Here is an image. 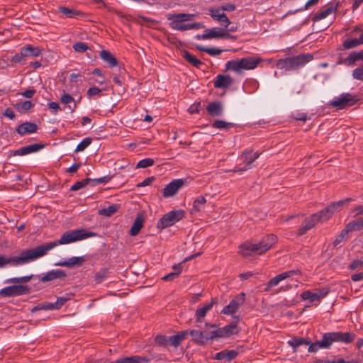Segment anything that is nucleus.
Returning <instances> with one entry per match:
<instances>
[{"instance_id":"f257e3e1","label":"nucleus","mask_w":363,"mask_h":363,"mask_svg":"<svg viewBox=\"0 0 363 363\" xmlns=\"http://www.w3.org/2000/svg\"><path fill=\"white\" fill-rule=\"evenodd\" d=\"M96 233L88 232L84 228L69 230L63 233L60 240L46 242L32 249L22 251L18 256L6 257L0 255V268L9 264L19 266L30 262L47 254V252L59 245L69 244L95 236Z\"/></svg>"},{"instance_id":"f03ea898","label":"nucleus","mask_w":363,"mask_h":363,"mask_svg":"<svg viewBox=\"0 0 363 363\" xmlns=\"http://www.w3.org/2000/svg\"><path fill=\"white\" fill-rule=\"evenodd\" d=\"M277 240V238L275 235L269 234L264 236L257 243L245 242L240 245V253L243 257L262 255L269 250L276 243Z\"/></svg>"},{"instance_id":"7ed1b4c3","label":"nucleus","mask_w":363,"mask_h":363,"mask_svg":"<svg viewBox=\"0 0 363 363\" xmlns=\"http://www.w3.org/2000/svg\"><path fill=\"white\" fill-rule=\"evenodd\" d=\"M313 59L311 54H303L296 56L279 59L277 62V67L286 71L294 70L303 66Z\"/></svg>"},{"instance_id":"20e7f679","label":"nucleus","mask_w":363,"mask_h":363,"mask_svg":"<svg viewBox=\"0 0 363 363\" xmlns=\"http://www.w3.org/2000/svg\"><path fill=\"white\" fill-rule=\"evenodd\" d=\"M260 58L243 57L240 60L228 61L225 64V69L240 72L242 69H253L260 62Z\"/></svg>"},{"instance_id":"39448f33","label":"nucleus","mask_w":363,"mask_h":363,"mask_svg":"<svg viewBox=\"0 0 363 363\" xmlns=\"http://www.w3.org/2000/svg\"><path fill=\"white\" fill-rule=\"evenodd\" d=\"M238 322L239 318L238 316L234 317V320L230 324L210 332L209 338L211 340H213L218 338L229 337L234 334H238L240 332L238 328Z\"/></svg>"},{"instance_id":"423d86ee","label":"nucleus","mask_w":363,"mask_h":363,"mask_svg":"<svg viewBox=\"0 0 363 363\" xmlns=\"http://www.w3.org/2000/svg\"><path fill=\"white\" fill-rule=\"evenodd\" d=\"M352 199L347 198L337 202H333L328 206L321 210L318 213H313L316 215L318 221L324 222L328 220L337 211H340L345 203H348Z\"/></svg>"},{"instance_id":"0eeeda50","label":"nucleus","mask_w":363,"mask_h":363,"mask_svg":"<svg viewBox=\"0 0 363 363\" xmlns=\"http://www.w3.org/2000/svg\"><path fill=\"white\" fill-rule=\"evenodd\" d=\"M326 337L327 342L328 343V347L330 348L334 342H341L345 344H349L352 342L355 337V333L352 332H330L324 333Z\"/></svg>"},{"instance_id":"6e6552de","label":"nucleus","mask_w":363,"mask_h":363,"mask_svg":"<svg viewBox=\"0 0 363 363\" xmlns=\"http://www.w3.org/2000/svg\"><path fill=\"white\" fill-rule=\"evenodd\" d=\"M185 212L183 210L172 211L165 213L158 221L157 228L164 229L174 225L184 218Z\"/></svg>"},{"instance_id":"1a4fd4ad","label":"nucleus","mask_w":363,"mask_h":363,"mask_svg":"<svg viewBox=\"0 0 363 363\" xmlns=\"http://www.w3.org/2000/svg\"><path fill=\"white\" fill-rule=\"evenodd\" d=\"M358 101L359 97L357 95H353L350 93H343L332 100L329 105L340 110L354 105Z\"/></svg>"},{"instance_id":"9d476101","label":"nucleus","mask_w":363,"mask_h":363,"mask_svg":"<svg viewBox=\"0 0 363 363\" xmlns=\"http://www.w3.org/2000/svg\"><path fill=\"white\" fill-rule=\"evenodd\" d=\"M30 288L27 285L17 284L9 286L0 290V296L13 297L28 294Z\"/></svg>"},{"instance_id":"9b49d317","label":"nucleus","mask_w":363,"mask_h":363,"mask_svg":"<svg viewBox=\"0 0 363 363\" xmlns=\"http://www.w3.org/2000/svg\"><path fill=\"white\" fill-rule=\"evenodd\" d=\"M259 154L252 150H245L239 157V160H241L245 166L242 167H235L233 172H244L249 169L251 167V164L259 157Z\"/></svg>"},{"instance_id":"f8f14e48","label":"nucleus","mask_w":363,"mask_h":363,"mask_svg":"<svg viewBox=\"0 0 363 363\" xmlns=\"http://www.w3.org/2000/svg\"><path fill=\"white\" fill-rule=\"evenodd\" d=\"M245 299V294L242 292L240 295L231 300L229 304L223 308L221 313L227 315L234 314L238 310L239 307L243 304Z\"/></svg>"},{"instance_id":"ddd939ff","label":"nucleus","mask_w":363,"mask_h":363,"mask_svg":"<svg viewBox=\"0 0 363 363\" xmlns=\"http://www.w3.org/2000/svg\"><path fill=\"white\" fill-rule=\"evenodd\" d=\"M204 38L213 39V38H230L235 40L236 36L231 35L228 32H225L223 29L215 27L212 28H208L204 30Z\"/></svg>"},{"instance_id":"4468645a","label":"nucleus","mask_w":363,"mask_h":363,"mask_svg":"<svg viewBox=\"0 0 363 363\" xmlns=\"http://www.w3.org/2000/svg\"><path fill=\"white\" fill-rule=\"evenodd\" d=\"M193 16V14L189 13L169 14L167 16V19L172 20V22L170 23V27L172 29L181 31L180 28L183 27L184 25H181L180 23L190 21Z\"/></svg>"},{"instance_id":"2eb2a0df","label":"nucleus","mask_w":363,"mask_h":363,"mask_svg":"<svg viewBox=\"0 0 363 363\" xmlns=\"http://www.w3.org/2000/svg\"><path fill=\"white\" fill-rule=\"evenodd\" d=\"M329 293V289L323 288L318 289V292L313 293L311 291H305L301 294L303 300H308L311 303L320 301L323 298L326 296Z\"/></svg>"},{"instance_id":"dca6fc26","label":"nucleus","mask_w":363,"mask_h":363,"mask_svg":"<svg viewBox=\"0 0 363 363\" xmlns=\"http://www.w3.org/2000/svg\"><path fill=\"white\" fill-rule=\"evenodd\" d=\"M45 147L44 144L35 143L22 147L16 150L11 151L9 157L11 156H23L33 152H36Z\"/></svg>"},{"instance_id":"f3484780","label":"nucleus","mask_w":363,"mask_h":363,"mask_svg":"<svg viewBox=\"0 0 363 363\" xmlns=\"http://www.w3.org/2000/svg\"><path fill=\"white\" fill-rule=\"evenodd\" d=\"M39 280L43 283L52 281L55 279H64L67 277V274L62 269H53L48 272L43 276H35Z\"/></svg>"},{"instance_id":"a211bd4d","label":"nucleus","mask_w":363,"mask_h":363,"mask_svg":"<svg viewBox=\"0 0 363 363\" xmlns=\"http://www.w3.org/2000/svg\"><path fill=\"white\" fill-rule=\"evenodd\" d=\"M184 182L182 179H177L172 181L164 187L163 190V196L168 198L174 196L179 189L182 187Z\"/></svg>"},{"instance_id":"6ab92c4d","label":"nucleus","mask_w":363,"mask_h":363,"mask_svg":"<svg viewBox=\"0 0 363 363\" xmlns=\"http://www.w3.org/2000/svg\"><path fill=\"white\" fill-rule=\"evenodd\" d=\"M189 335L192 337V341L198 345H206L209 338V335L205 334L204 332L199 330H188Z\"/></svg>"},{"instance_id":"aec40b11","label":"nucleus","mask_w":363,"mask_h":363,"mask_svg":"<svg viewBox=\"0 0 363 363\" xmlns=\"http://www.w3.org/2000/svg\"><path fill=\"white\" fill-rule=\"evenodd\" d=\"M233 82V78L230 75L218 74L213 81L215 88L226 89L228 88Z\"/></svg>"},{"instance_id":"412c9836","label":"nucleus","mask_w":363,"mask_h":363,"mask_svg":"<svg viewBox=\"0 0 363 363\" xmlns=\"http://www.w3.org/2000/svg\"><path fill=\"white\" fill-rule=\"evenodd\" d=\"M316 215H311L305 218L301 227L298 230L297 235L301 236L307 233L308 230L313 228L318 222Z\"/></svg>"},{"instance_id":"4be33fe9","label":"nucleus","mask_w":363,"mask_h":363,"mask_svg":"<svg viewBox=\"0 0 363 363\" xmlns=\"http://www.w3.org/2000/svg\"><path fill=\"white\" fill-rule=\"evenodd\" d=\"M38 130V125L35 123L25 122L20 124L16 128V132L20 135H24L26 134H30L35 133Z\"/></svg>"},{"instance_id":"5701e85b","label":"nucleus","mask_w":363,"mask_h":363,"mask_svg":"<svg viewBox=\"0 0 363 363\" xmlns=\"http://www.w3.org/2000/svg\"><path fill=\"white\" fill-rule=\"evenodd\" d=\"M145 222V217L143 213H138L134 220L133 225L130 228L129 234L130 236L137 235L142 228L143 227Z\"/></svg>"},{"instance_id":"b1692460","label":"nucleus","mask_w":363,"mask_h":363,"mask_svg":"<svg viewBox=\"0 0 363 363\" xmlns=\"http://www.w3.org/2000/svg\"><path fill=\"white\" fill-rule=\"evenodd\" d=\"M206 111L211 116H220L223 112L222 103L220 101L211 102L207 106Z\"/></svg>"},{"instance_id":"393cba45","label":"nucleus","mask_w":363,"mask_h":363,"mask_svg":"<svg viewBox=\"0 0 363 363\" xmlns=\"http://www.w3.org/2000/svg\"><path fill=\"white\" fill-rule=\"evenodd\" d=\"M85 262L84 257H72L67 261L60 262L55 264L56 266L72 267L82 266Z\"/></svg>"},{"instance_id":"a878e982","label":"nucleus","mask_w":363,"mask_h":363,"mask_svg":"<svg viewBox=\"0 0 363 363\" xmlns=\"http://www.w3.org/2000/svg\"><path fill=\"white\" fill-rule=\"evenodd\" d=\"M216 303L214 299H212L210 303L205 304L203 307L198 308L196 311L195 316L196 322L201 323L202 318H204L208 311H209L213 306Z\"/></svg>"},{"instance_id":"bb28decb","label":"nucleus","mask_w":363,"mask_h":363,"mask_svg":"<svg viewBox=\"0 0 363 363\" xmlns=\"http://www.w3.org/2000/svg\"><path fill=\"white\" fill-rule=\"evenodd\" d=\"M189 335L188 330H183L179 332L177 335L169 337V345L174 347H178L181 342L186 337Z\"/></svg>"},{"instance_id":"cd10ccee","label":"nucleus","mask_w":363,"mask_h":363,"mask_svg":"<svg viewBox=\"0 0 363 363\" xmlns=\"http://www.w3.org/2000/svg\"><path fill=\"white\" fill-rule=\"evenodd\" d=\"M238 352L236 350H224L216 354L215 359L218 360L231 361L236 358Z\"/></svg>"},{"instance_id":"c85d7f7f","label":"nucleus","mask_w":363,"mask_h":363,"mask_svg":"<svg viewBox=\"0 0 363 363\" xmlns=\"http://www.w3.org/2000/svg\"><path fill=\"white\" fill-rule=\"evenodd\" d=\"M41 54V50L38 47L27 45L21 48V55L24 57H38Z\"/></svg>"},{"instance_id":"c756f323","label":"nucleus","mask_w":363,"mask_h":363,"mask_svg":"<svg viewBox=\"0 0 363 363\" xmlns=\"http://www.w3.org/2000/svg\"><path fill=\"white\" fill-rule=\"evenodd\" d=\"M100 57L106 62L110 67H115L118 65L116 58L109 52L103 50L100 52Z\"/></svg>"},{"instance_id":"7c9ffc66","label":"nucleus","mask_w":363,"mask_h":363,"mask_svg":"<svg viewBox=\"0 0 363 363\" xmlns=\"http://www.w3.org/2000/svg\"><path fill=\"white\" fill-rule=\"evenodd\" d=\"M328 349V343L327 342L326 337L325 335H323L322 340L320 341H317L315 342L309 344V347L308 351L309 352H315L319 349Z\"/></svg>"},{"instance_id":"2f4dec72","label":"nucleus","mask_w":363,"mask_h":363,"mask_svg":"<svg viewBox=\"0 0 363 363\" xmlns=\"http://www.w3.org/2000/svg\"><path fill=\"white\" fill-rule=\"evenodd\" d=\"M182 55L186 61L196 68H200L201 65L203 64L200 60L197 59L187 50L183 51Z\"/></svg>"},{"instance_id":"473e14b6","label":"nucleus","mask_w":363,"mask_h":363,"mask_svg":"<svg viewBox=\"0 0 363 363\" xmlns=\"http://www.w3.org/2000/svg\"><path fill=\"white\" fill-rule=\"evenodd\" d=\"M337 9V6L331 5L328 6L326 9L315 13L313 17V21L314 22L318 21L321 19H323L326 18L328 15L331 14L332 13L335 12Z\"/></svg>"},{"instance_id":"72a5a7b5","label":"nucleus","mask_w":363,"mask_h":363,"mask_svg":"<svg viewBox=\"0 0 363 363\" xmlns=\"http://www.w3.org/2000/svg\"><path fill=\"white\" fill-rule=\"evenodd\" d=\"M284 279H285V276L284 275L283 273L277 275L276 277L271 279L268 281L264 291L265 292L269 291L272 287L277 286L281 281H283Z\"/></svg>"},{"instance_id":"f704fd0d","label":"nucleus","mask_w":363,"mask_h":363,"mask_svg":"<svg viewBox=\"0 0 363 363\" xmlns=\"http://www.w3.org/2000/svg\"><path fill=\"white\" fill-rule=\"evenodd\" d=\"M59 11L69 18H74L76 16H84V13L80 11L72 9L65 6H60Z\"/></svg>"},{"instance_id":"c9c22d12","label":"nucleus","mask_w":363,"mask_h":363,"mask_svg":"<svg viewBox=\"0 0 363 363\" xmlns=\"http://www.w3.org/2000/svg\"><path fill=\"white\" fill-rule=\"evenodd\" d=\"M289 345L294 348V350L296 351V348L301 345H308L311 342L307 339H304L303 337H294L292 340L288 342Z\"/></svg>"},{"instance_id":"e433bc0d","label":"nucleus","mask_w":363,"mask_h":363,"mask_svg":"<svg viewBox=\"0 0 363 363\" xmlns=\"http://www.w3.org/2000/svg\"><path fill=\"white\" fill-rule=\"evenodd\" d=\"M33 275L25 276L21 277H13L7 279L4 281V284H21V283H27L32 278Z\"/></svg>"},{"instance_id":"4c0bfd02","label":"nucleus","mask_w":363,"mask_h":363,"mask_svg":"<svg viewBox=\"0 0 363 363\" xmlns=\"http://www.w3.org/2000/svg\"><path fill=\"white\" fill-rule=\"evenodd\" d=\"M41 310H45V311L55 310L53 303L43 302V303H38L37 306H35L31 310V312L33 313V312L41 311Z\"/></svg>"},{"instance_id":"58836bf2","label":"nucleus","mask_w":363,"mask_h":363,"mask_svg":"<svg viewBox=\"0 0 363 363\" xmlns=\"http://www.w3.org/2000/svg\"><path fill=\"white\" fill-rule=\"evenodd\" d=\"M108 273V269L107 268L101 269L95 274L94 279V281L97 284L101 283L107 276Z\"/></svg>"},{"instance_id":"ea45409f","label":"nucleus","mask_w":363,"mask_h":363,"mask_svg":"<svg viewBox=\"0 0 363 363\" xmlns=\"http://www.w3.org/2000/svg\"><path fill=\"white\" fill-rule=\"evenodd\" d=\"M206 203V199L203 196L197 197L193 203L192 211L198 212L200 211L201 208V206L204 205Z\"/></svg>"},{"instance_id":"a19ab883","label":"nucleus","mask_w":363,"mask_h":363,"mask_svg":"<svg viewBox=\"0 0 363 363\" xmlns=\"http://www.w3.org/2000/svg\"><path fill=\"white\" fill-rule=\"evenodd\" d=\"M363 60V52H354L347 57L346 62L348 65L353 64L355 61Z\"/></svg>"},{"instance_id":"79ce46f5","label":"nucleus","mask_w":363,"mask_h":363,"mask_svg":"<svg viewBox=\"0 0 363 363\" xmlns=\"http://www.w3.org/2000/svg\"><path fill=\"white\" fill-rule=\"evenodd\" d=\"M234 125L235 124L233 123H228L221 120H216L212 125L213 128L217 129H228Z\"/></svg>"},{"instance_id":"37998d69","label":"nucleus","mask_w":363,"mask_h":363,"mask_svg":"<svg viewBox=\"0 0 363 363\" xmlns=\"http://www.w3.org/2000/svg\"><path fill=\"white\" fill-rule=\"evenodd\" d=\"M91 181H92V179L90 178H86L84 180L78 181L70 187V191H78L86 186Z\"/></svg>"},{"instance_id":"c03bdc74","label":"nucleus","mask_w":363,"mask_h":363,"mask_svg":"<svg viewBox=\"0 0 363 363\" xmlns=\"http://www.w3.org/2000/svg\"><path fill=\"white\" fill-rule=\"evenodd\" d=\"M118 210V206L116 205L109 206L108 208H103L99 211V214L102 216H105L109 217L114 214Z\"/></svg>"},{"instance_id":"a18cd8bd","label":"nucleus","mask_w":363,"mask_h":363,"mask_svg":"<svg viewBox=\"0 0 363 363\" xmlns=\"http://www.w3.org/2000/svg\"><path fill=\"white\" fill-rule=\"evenodd\" d=\"M348 238V232L345 228H344L341 233L336 237L335 240L333 242L334 247H337L340 243L342 241L347 240Z\"/></svg>"},{"instance_id":"49530a36","label":"nucleus","mask_w":363,"mask_h":363,"mask_svg":"<svg viewBox=\"0 0 363 363\" xmlns=\"http://www.w3.org/2000/svg\"><path fill=\"white\" fill-rule=\"evenodd\" d=\"M345 228L347 230L348 233L360 230L362 229V228H360V224L357 219L347 223Z\"/></svg>"},{"instance_id":"de8ad7c7","label":"nucleus","mask_w":363,"mask_h":363,"mask_svg":"<svg viewBox=\"0 0 363 363\" xmlns=\"http://www.w3.org/2000/svg\"><path fill=\"white\" fill-rule=\"evenodd\" d=\"M91 143V138H85L83 139L77 146L75 149V152H82L84 151L90 144Z\"/></svg>"},{"instance_id":"09e8293b","label":"nucleus","mask_w":363,"mask_h":363,"mask_svg":"<svg viewBox=\"0 0 363 363\" xmlns=\"http://www.w3.org/2000/svg\"><path fill=\"white\" fill-rule=\"evenodd\" d=\"M359 45L357 38L347 39L343 43L342 46L345 49H351Z\"/></svg>"},{"instance_id":"8fccbe9b","label":"nucleus","mask_w":363,"mask_h":363,"mask_svg":"<svg viewBox=\"0 0 363 363\" xmlns=\"http://www.w3.org/2000/svg\"><path fill=\"white\" fill-rule=\"evenodd\" d=\"M155 163V161L152 158H145L143 160H141L138 162V163L136 165L137 168H147L148 167H150L153 165Z\"/></svg>"},{"instance_id":"3c124183","label":"nucleus","mask_w":363,"mask_h":363,"mask_svg":"<svg viewBox=\"0 0 363 363\" xmlns=\"http://www.w3.org/2000/svg\"><path fill=\"white\" fill-rule=\"evenodd\" d=\"M70 299L69 296H60L57 298V301L55 303H53L55 310H59L62 308V306Z\"/></svg>"},{"instance_id":"603ef678","label":"nucleus","mask_w":363,"mask_h":363,"mask_svg":"<svg viewBox=\"0 0 363 363\" xmlns=\"http://www.w3.org/2000/svg\"><path fill=\"white\" fill-rule=\"evenodd\" d=\"M156 344L160 346H167L169 345V337L163 335H157L155 338Z\"/></svg>"},{"instance_id":"864d4df0","label":"nucleus","mask_w":363,"mask_h":363,"mask_svg":"<svg viewBox=\"0 0 363 363\" xmlns=\"http://www.w3.org/2000/svg\"><path fill=\"white\" fill-rule=\"evenodd\" d=\"M33 106L30 101H25L21 103L16 104L15 107L18 111H28Z\"/></svg>"},{"instance_id":"5fc2aeb1","label":"nucleus","mask_w":363,"mask_h":363,"mask_svg":"<svg viewBox=\"0 0 363 363\" xmlns=\"http://www.w3.org/2000/svg\"><path fill=\"white\" fill-rule=\"evenodd\" d=\"M352 77L355 79L363 81V65L357 67L352 71Z\"/></svg>"},{"instance_id":"6e6d98bb","label":"nucleus","mask_w":363,"mask_h":363,"mask_svg":"<svg viewBox=\"0 0 363 363\" xmlns=\"http://www.w3.org/2000/svg\"><path fill=\"white\" fill-rule=\"evenodd\" d=\"M73 48L76 52H84L88 50V46L85 43L78 42L74 44Z\"/></svg>"},{"instance_id":"4d7b16f0","label":"nucleus","mask_w":363,"mask_h":363,"mask_svg":"<svg viewBox=\"0 0 363 363\" xmlns=\"http://www.w3.org/2000/svg\"><path fill=\"white\" fill-rule=\"evenodd\" d=\"M60 101L62 104H68L73 101H74V98L68 93H66L65 91H63V94L60 97Z\"/></svg>"},{"instance_id":"13d9d810","label":"nucleus","mask_w":363,"mask_h":363,"mask_svg":"<svg viewBox=\"0 0 363 363\" xmlns=\"http://www.w3.org/2000/svg\"><path fill=\"white\" fill-rule=\"evenodd\" d=\"M220 10L221 9L220 8H218V9L211 8L209 9V14L213 19L220 21V18H219V16H221V13H220Z\"/></svg>"},{"instance_id":"bf43d9fd","label":"nucleus","mask_w":363,"mask_h":363,"mask_svg":"<svg viewBox=\"0 0 363 363\" xmlns=\"http://www.w3.org/2000/svg\"><path fill=\"white\" fill-rule=\"evenodd\" d=\"M201 27H203L202 23H194L191 24H184V26L180 28H181V31H184V30H190V29H198Z\"/></svg>"},{"instance_id":"052dcab7","label":"nucleus","mask_w":363,"mask_h":363,"mask_svg":"<svg viewBox=\"0 0 363 363\" xmlns=\"http://www.w3.org/2000/svg\"><path fill=\"white\" fill-rule=\"evenodd\" d=\"M363 266V260L355 259L350 265L349 269L351 270L359 269Z\"/></svg>"},{"instance_id":"680f3d73","label":"nucleus","mask_w":363,"mask_h":363,"mask_svg":"<svg viewBox=\"0 0 363 363\" xmlns=\"http://www.w3.org/2000/svg\"><path fill=\"white\" fill-rule=\"evenodd\" d=\"M219 18H220L219 22L224 26L225 28H228L231 24L230 21L225 13H222L221 16H219Z\"/></svg>"},{"instance_id":"e2e57ef3","label":"nucleus","mask_w":363,"mask_h":363,"mask_svg":"<svg viewBox=\"0 0 363 363\" xmlns=\"http://www.w3.org/2000/svg\"><path fill=\"white\" fill-rule=\"evenodd\" d=\"M26 57L24 55H21V50L19 53L16 54L14 56L11 58V62L14 63H21L26 60Z\"/></svg>"},{"instance_id":"0e129e2a","label":"nucleus","mask_w":363,"mask_h":363,"mask_svg":"<svg viewBox=\"0 0 363 363\" xmlns=\"http://www.w3.org/2000/svg\"><path fill=\"white\" fill-rule=\"evenodd\" d=\"M223 52V50L219 49V48H208L206 50V52L208 53V55H211V56L219 55Z\"/></svg>"},{"instance_id":"69168bd1","label":"nucleus","mask_w":363,"mask_h":363,"mask_svg":"<svg viewBox=\"0 0 363 363\" xmlns=\"http://www.w3.org/2000/svg\"><path fill=\"white\" fill-rule=\"evenodd\" d=\"M178 277H179V272H173L172 273H169V274L164 276L162 278V279L163 281H173Z\"/></svg>"},{"instance_id":"338daca9","label":"nucleus","mask_w":363,"mask_h":363,"mask_svg":"<svg viewBox=\"0 0 363 363\" xmlns=\"http://www.w3.org/2000/svg\"><path fill=\"white\" fill-rule=\"evenodd\" d=\"M116 363H136L135 362L134 356L127 357L118 359L115 361Z\"/></svg>"},{"instance_id":"774afa93","label":"nucleus","mask_w":363,"mask_h":363,"mask_svg":"<svg viewBox=\"0 0 363 363\" xmlns=\"http://www.w3.org/2000/svg\"><path fill=\"white\" fill-rule=\"evenodd\" d=\"M135 362L136 363H150L151 359L146 357H142V356H134Z\"/></svg>"}]
</instances>
